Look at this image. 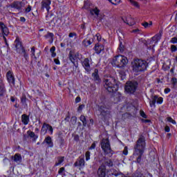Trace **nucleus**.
<instances>
[{
	"instance_id": "f257e3e1",
	"label": "nucleus",
	"mask_w": 177,
	"mask_h": 177,
	"mask_svg": "<svg viewBox=\"0 0 177 177\" xmlns=\"http://www.w3.org/2000/svg\"><path fill=\"white\" fill-rule=\"evenodd\" d=\"M146 149V138L143 135H140L136 141L133 147V158H136L135 162L142 164V157L145 154Z\"/></svg>"
},
{
	"instance_id": "f03ea898",
	"label": "nucleus",
	"mask_w": 177,
	"mask_h": 177,
	"mask_svg": "<svg viewBox=\"0 0 177 177\" xmlns=\"http://www.w3.org/2000/svg\"><path fill=\"white\" fill-rule=\"evenodd\" d=\"M104 88L109 92L113 93L118 91V82L113 77H109L106 79H104L103 81Z\"/></svg>"
},
{
	"instance_id": "7ed1b4c3",
	"label": "nucleus",
	"mask_w": 177,
	"mask_h": 177,
	"mask_svg": "<svg viewBox=\"0 0 177 177\" xmlns=\"http://www.w3.org/2000/svg\"><path fill=\"white\" fill-rule=\"evenodd\" d=\"M147 67H149V64L146 60L135 59L131 62V68L134 73H143L147 70Z\"/></svg>"
},
{
	"instance_id": "20e7f679",
	"label": "nucleus",
	"mask_w": 177,
	"mask_h": 177,
	"mask_svg": "<svg viewBox=\"0 0 177 177\" xmlns=\"http://www.w3.org/2000/svg\"><path fill=\"white\" fill-rule=\"evenodd\" d=\"M111 64L118 68H124L128 64V58L121 55H116L113 58Z\"/></svg>"
},
{
	"instance_id": "39448f33",
	"label": "nucleus",
	"mask_w": 177,
	"mask_h": 177,
	"mask_svg": "<svg viewBox=\"0 0 177 177\" xmlns=\"http://www.w3.org/2000/svg\"><path fill=\"white\" fill-rule=\"evenodd\" d=\"M14 45L15 46V50L17 53H19V55H23L24 59L27 60L28 59V53H27V51L26 50V48L23 46V42H21V39L19 36H17L15 41Z\"/></svg>"
},
{
	"instance_id": "423d86ee",
	"label": "nucleus",
	"mask_w": 177,
	"mask_h": 177,
	"mask_svg": "<svg viewBox=\"0 0 177 177\" xmlns=\"http://www.w3.org/2000/svg\"><path fill=\"white\" fill-rule=\"evenodd\" d=\"M100 145L104 154H110L111 156L114 154V152L111 150V146L110 145V140H109V138H103L101 140Z\"/></svg>"
},
{
	"instance_id": "0eeeda50",
	"label": "nucleus",
	"mask_w": 177,
	"mask_h": 177,
	"mask_svg": "<svg viewBox=\"0 0 177 177\" xmlns=\"http://www.w3.org/2000/svg\"><path fill=\"white\" fill-rule=\"evenodd\" d=\"M136 89H138V82L131 81L126 83L124 86L126 93H129V95H133L134 92H136Z\"/></svg>"
},
{
	"instance_id": "6e6552de",
	"label": "nucleus",
	"mask_w": 177,
	"mask_h": 177,
	"mask_svg": "<svg viewBox=\"0 0 177 177\" xmlns=\"http://www.w3.org/2000/svg\"><path fill=\"white\" fill-rule=\"evenodd\" d=\"M162 102H164L162 97H158V95L152 94L151 95V100L149 101V106L150 107H156V103H158V104H162Z\"/></svg>"
},
{
	"instance_id": "1a4fd4ad",
	"label": "nucleus",
	"mask_w": 177,
	"mask_h": 177,
	"mask_svg": "<svg viewBox=\"0 0 177 177\" xmlns=\"http://www.w3.org/2000/svg\"><path fill=\"white\" fill-rule=\"evenodd\" d=\"M26 3L27 1H15L9 6V8H12V9H17V10H22L23 8L26 7Z\"/></svg>"
},
{
	"instance_id": "9d476101",
	"label": "nucleus",
	"mask_w": 177,
	"mask_h": 177,
	"mask_svg": "<svg viewBox=\"0 0 177 177\" xmlns=\"http://www.w3.org/2000/svg\"><path fill=\"white\" fill-rule=\"evenodd\" d=\"M84 8V9L88 10L92 16L95 15L96 17H99V13H100V10L97 9V7H94L92 8L89 5H88V3L85 2Z\"/></svg>"
},
{
	"instance_id": "9b49d317",
	"label": "nucleus",
	"mask_w": 177,
	"mask_h": 177,
	"mask_svg": "<svg viewBox=\"0 0 177 177\" xmlns=\"http://www.w3.org/2000/svg\"><path fill=\"white\" fill-rule=\"evenodd\" d=\"M0 30L3 34L4 42H8L6 37H8L9 35V28H7L6 25H5V24L2 21H0Z\"/></svg>"
},
{
	"instance_id": "f8f14e48",
	"label": "nucleus",
	"mask_w": 177,
	"mask_h": 177,
	"mask_svg": "<svg viewBox=\"0 0 177 177\" xmlns=\"http://www.w3.org/2000/svg\"><path fill=\"white\" fill-rule=\"evenodd\" d=\"M52 3V0H41V10H46L47 12L50 10V5Z\"/></svg>"
},
{
	"instance_id": "ddd939ff",
	"label": "nucleus",
	"mask_w": 177,
	"mask_h": 177,
	"mask_svg": "<svg viewBox=\"0 0 177 177\" xmlns=\"http://www.w3.org/2000/svg\"><path fill=\"white\" fill-rule=\"evenodd\" d=\"M98 111H100V115L102 117H106L110 114V111H109V109L104 104L98 106Z\"/></svg>"
},
{
	"instance_id": "4468645a",
	"label": "nucleus",
	"mask_w": 177,
	"mask_h": 177,
	"mask_svg": "<svg viewBox=\"0 0 177 177\" xmlns=\"http://www.w3.org/2000/svg\"><path fill=\"white\" fill-rule=\"evenodd\" d=\"M82 66L84 67L86 73H91V64L89 63L88 58H84V60L82 61Z\"/></svg>"
},
{
	"instance_id": "2eb2a0df",
	"label": "nucleus",
	"mask_w": 177,
	"mask_h": 177,
	"mask_svg": "<svg viewBox=\"0 0 177 177\" xmlns=\"http://www.w3.org/2000/svg\"><path fill=\"white\" fill-rule=\"evenodd\" d=\"M74 167H79V168H84L85 167V159L84 158H79L74 163Z\"/></svg>"
},
{
	"instance_id": "dca6fc26",
	"label": "nucleus",
	"mask_w": 177,
	"mask_h": 177,
	"mask_svg": "<svg viewBox=\"0 0 177 177\" xmlns=\"http://www.w3.org/2000/svg\"><path fill=\"white\" fill-rule=\"evenodd\" d=\"M6 77L9 84L15 85V75H13V72L9 71L6 74Z\"/></svg>"
},
{
	"instance_id": "f3484780",
	"label": "nucleus",
	"mask_w": 177,
	"mask_h": 177,
	"mask_svg": "<svg viewBox=\"0 0 177 177\" xmlns=\"http://www.w3.org/2000/svg\"><path fill=\"white\" fill-rule=\"evenodd\" d=\"M93 80L96 82V84H99L100 82V77L99 76V70L95 68L94 70V73H92Z\"/></svg>"
},
{
	"instance_id": "a211bd4d",
	"label": "nucleus",
	"mask_w": 177,
	"mask_h": 177,
	"mask_svg": "<svg viewBox=\"0 0 177 177\" xmlns=\"http://www.w3.org/2000/svg\"><path fill=\"white\" fill-rule=\"evenodd\" d=\"M99 177H106V166L102 165L97 170Z\"/></svg>"
},
{
	"instance_id": "6ab92c4d",
	"label": "nucleus",
	"mask_w": 177,
	"mask_h": 177,
	"mask_svg": "<svg viewBox=\"0 0 177 177\" xmlns=\"http://www.w3.org/2000/svg\"><path fill=\"white\" fill-rule=\"evenodd\" d=\"M11 160L14 161V162H16V164H20L23 159L21 158V155L17 153L11 157Z\"/></svg>"
},
{
	"instance_id": "aec40b11",
	"label": "nucleus",
	"mask_w": 177,
	"mask_h": 177,
	"mask_svg": "<svg viewBox=\"0 0 177 177\" xmlns=\"http://www.w3.org/2000/svg\"><path fill=\"white\" fill-rule=\"evenodd\" d=\"M44 143H46L48 147H53V141H52V138L50 136L46 137L42 142V145H44Z\"/></svg>"
},
{
	"instance_id": "412c9836",
	"label": "nucleus",
	"mask_w": 177,
	"mask_h": 177,
	"mask_svg": "<svg viewBox=\"0 0 177 177\" xmlns=\"http://www.w3.org/2000/svg\"><path fill=\"white\" fill-rule=\"evenodd\" d=\"M69 60L74 64L75 67H78V65L75 64V54H74V52L70 51L68 54Z\"/></svg>"
},
{
	"instance_id": "4be33fe9",
	"label": "nucleus",
	"mask_w": 177,
	"mask_h": 177,
	"mask_svg": "<svg viewBox=\"0 0 177 177\" xmlns=\"http://www.w3.org/2000/svg\"><path fill=\"white\" fill-rule=\"evenodd\" d=\"M94 49L95 50V53H102V50H104V46L102 44H95Z\"/></svg>"
},
{
	"instance_id": "5701e85b",
	"label": "nucleus",
	"mask_w": 177,
	"mask_h": 177,
	"mask_svg": "<svg viewBox=\"0 0 177 177\" xmlns=\"http://www.w3.org/2000/svg\"><path fill=\"white\" fill-rule=\"evenodd\" d=\"M54 37H55V35L50 32H48L47 34L44 35V38H46V39H48V42L50 44H53Z\"/></svg>"
},
{
	"instance_id": "b1692460",
	"label": "nucleus",
	"mask_w": 177,
	"mask_h": 177,
	"mask_svg": "<svg viewBox=\"0 0 177 177\" xmlns=\"http://www.w3.org/2000/svg\"><path fill=\"white\" fill-rule=\"evenodd\" d=\"M21 122L24 125H28V123L30 122V117L26 114H23L21 115Z\"/></svg>"
},
{
	"instance_id": "393cba45",
	"label": "nucleus",
	"mask_w": 177,
	"mask_h": 177,
	"mask_svg": "<svg viewBox=\"0 0 177 177\" xmlns=\"http://www.w3.org/2000/svg\"><path fill=\"white\" fill-rule=\"evenodd\" d=\"M124 23H127L128 26H133L135 24V19L131 15H128Z\"/></svg>"
},
{
	"instance_id": "a878e982",
	"label": "nucleus",
	"mask_w": 177,
	"mask_h": 177,
	"mask_svg": "<svg viewBox=\"0 0 177 177\" xmlns=\"http://www.w3.org/2000/svg\"><path fill=\"white\" fill-rule=\"evenodd\" d=\"M162 37V30H160L159 33L156 34L154 37H152V41H155L156 43L158 42Z\"/></svg>"
},
{
	"instance_id": "bb28decb",
	"label": "nucleus",
	"mask_w": 177,
	"mask_h": 177,
	"mask_svg": "<svg viewBox=\"0 0 177 177\" xmlns=\"http://www.w3.org/2000/svg\"><path fill=\"white\" fill-rule=\"evenodd\" d=\"M48 129L49 124L44 122L41 129V133H42L43 135H46V132H48Z\"/></svg>"
},
{
	"instance_id": "cd10ccee",
	"label": "nucleus",
	"mask_w": 177,
	"mask_h": 177,
	"mask_svg": "<svg viewBox=\"0 0 177 177\" xmlns=\"http://www.w3.org/2000/svg\"><path fill=\"white\" fill-rule=\"evenodd\" d=\"M80 120L82 122L83 127H86V125L88 124V122L86 121V117H85V115H82L80 117Z\"/></svg>"
},
{
	"instance_id": "c85d7f7f",
	"label": "nucleus",
	"mask_w": 177,
	"mask_h": 177,
	"mask_svg": "<svg viewBox=\"0 0 177 177\" xmlns=\"http://www.w3.org/2000/svg\"><path fill=\"white\" fill-rule=\"evenodd\" d=\"M6 92V89L5 88V84L3 83H0V97Z\"/></svg>"
},
{
	"instance_id": "c756f323",
	"label": "nucleus",
	"mask_w": 177,
	"mask_h": 177,
	"mask_svg": "<svg viewBox=\"0 0 177 177\" xmlns=\"http://www.w3.org/2000/svg\"><path fill=\"white\" fill-rule=\"evenodd\" d=\"M27 133H28V136H30V138H32V139H34V140H35L38 138V136L35 135V133H34L33 131H28Z\"/></svg>"
},
{
	"instance_id": "7c9ffc66",
	"label": "nucleus",
	"mask_w": 177,
	"mask_h": 177,
	"mask_svg": "<svg viewBox=\"0 0 177 177\" xmlns=\"http://www.w3.org/2000/svg\"><path fill=\"white\" fill-rule=\"evenodd\" d=\"M171 83L172 84L173 88L176 89V88H177V79H176V77L171 78Z\"/></svg>"
},
{
	"instance_id": "2f4dec72",
	"label": "nucleus",
	"mask_w": 177,
	"mask_h": 177,
	"mask_svg": "<svg viewBox=\"0 0 177 177\" xmlns=\"http://www.w3.org/2000/svg\"><path fill=\"white\" fill-rule=\"evenodd\" d=\"M63 161H64V157H58L57 162H55V166L58 167V165H60Z\"/></svg>"
},
{
	"instance_id": "473e14b6",
	"label": "nucleus",
	"mask_w": 177,
	"mask_h": 177,
	"mask_svg": "<svg viewBox=\"0 0 177 177\" xmlns=\"http://www.w3.org/2000/svg\"><path fill=\"white\" fill-rule=\"evenodd\" d=\"M82 45H84V46H89V45H92V41H91V40L84 39L82 41Z\"/></svg>"
},
{
	"instance_id": "72a5a7b5",
	"label": "nucleus",
	"mask_w": 177,
	"mask_h": 177,
	"mask_svg": "<svg viewBox=\"0 0 177 177\" xmlns=\"http://www.w3.org/2000/svg\"><path fill=\"white\" fill-rule=\"evenodd\" d=\"M120 100H121V95L120 94H116L114 96V102L115 103H118V102H120Z\"/></svg>"
},
{
	"instance_id": "f704fd0d",
	"label": "nucleus",
	"mask_w": 177,
	"mask_h": 177,
	"mask_svg": "<svg viewBox=\"0 0 177 177\" xmlns=\"http://www.w3.org/2000/svg\"><path fill=\"white\" fill-rule=\"evenodd\" d=\"M55 50H56V47L53 46L50 49V52L51 53V56L52 57H55L56 56V53H55Z\"/></svg>"
},
{
	"instance_id": "c9c22d12",
	"label": "nucleus",
	"mask_w": 177,
	"mask_h": 177,
	"mask_svg": "<svg viewBox=\"0 0 177 177\" xmlns=\"http://www.w3.org/2000/svg\"><path fill=\"white\" fill-rule=\"evenodd\" d=\"M26 102H27V97L26 96V95H22L21 97V103H22V104H26Z\"/></svg>"
},
{
	"instance_id": "e433bc0d",
	"label": "nucleus",
	"mask_w": 177,
	"mask_h": 177,
	"mask_svg": "<svg viewBox=\"0 0 177 177\" xmlns=\"http://www.w3.org/2000/svg\"><path fill=\"white\" fill-rule=\"evenodd\" d=\"M86 161H89L91 160V151H87L85 153Z\"/></svg>"
},
{
	"instance_id": "4c0bfd02",
	"label": "nucleus",
	"mask_w": 177,
	"mask_h": 177,
	"mask_svg": "<svg viewBox=\"0 0 177 177\" xmlns=\"http://www.w3.org/2000/svg\"><path fill=\"white\" fill-rule=\"evenodd\" d=\"M125 48L124 47V45H122V43L120 42L119 48H118V50L120 52V53H122V52H124Z\"/></svg>"
},
{
	"instance_id": "58836bf2",
	"label": "nucleus",
	"mask_w": 177,
	"mask_h": 177,
	"mask_svg": "<svg viewBox=\"0 0 177 177\" xmlns=\"http://www.w3.org/2000/svg\"><path fill=\"white\" fill-rule=\"evenodd\" d=\"M113 5H118L121 2V0H108Z\"/></svg>"
},
{
	"instance_id": "ea45409f",
	"label": "nucleus",
	"mask_w": 177,
	"mask_h": 177,
	"mask_svg": "<svg viewBox=\"0 0 177 177\" xmlns=\"http://www.w3.org/2000/svg\"><path fill=\"white\" fill-rule=\"evenodd\" d=\"M105 165H106L107 167H113V161H111V160H106Z\"/></svg>"
},
{
	"instance_id": "a19ab883",
	"label": "nucleus",
	"mask_w": 177,
	"mask_h": 177,
	"mask_svg": "<svg viewBox=\"0 0 177 177\" xmlns=\"http://www.w3.org/2000/svg\"><path fill=\"white\" fill-rule=\"evenodd\" d=\"M71 122L73 125H75L77 124V117L73 116L71 119Z\"/></svg>"
},
{
	"instance_id": "79ce46f5",
	"label": "nucleus",
	"mask_w": 177,
	"mask_h": 177,
	"mask_svg": "<svg viewBox=\"0 0 177 177\" xmlns=\"http://www.w3.org/2000/svg\"><path fill=\"white\" fill-rule=\"evenodd\" d=\"M130 1L131 5H133V6H135L136 8H139V3H138V2L133 1V0H129Z\"/></svg>"
},
{
	"instance_id": "37998d69",
	"label": "nucleus",
	"mask_w": 177,
	"mask_h": 177,
	"mask_svg": "<svg viewBox=\"0 0 177 177\" xmlns=\"http://www.w3.org/2000/svg\"><path fill=\"white\" fill-rule=\"evenodd\" d=\"M167 121L169 122H171V124H173L174 125H175V124H176V121H175L174 119H172V118H171V117H168L167 118Z\"/></svg>"
},
{
	"instance_id": "c03bdc74",
	"label": "nucleus",
	"mask_w": 177,
	"mask_h": 177,
	"mask_svg": "<svg viewBox=\"0 0 177 177\" xmlns=\"http://www.w3.org/2000/svg\"><path fill=\"white\" fill-rule=\"evenodd\" d=\"M176 50H177V46L171 45V52H172V53H174V52H176Z\"/></svg>"
},
{
	"instance_id": "a18cd8bd",
	"label": "nucleus",
	"mask_w": 177,
	"mask_h": 177,
	"mask_svg": "<svg viewBox=\"0 0 177 177\" xmlns=\"http://www.w3.org/2000/svg\"><path fill=\"white\" fill-rule=\"evenodd\" d=\"M170 44H177V37H172L170 39Z\"/></svg>"
},
{
	"instance_id": "49530a36",
	"label": "nucleus",
	"mask_w": 177,
	"mask_h": 177,
	"mask_svg": "<svg viewBox=\"0 0 177 177\" xmlns=\"http://www.w3.org/2000/svg\"><path fill=\"white\" fill-rule=\"evenodd\" d=\"M85 107V104H81L77 108V111L81 112L82 111L83 109Z\"/></svg>"
},
{
	"instance_id": "de8ad7c7",
	"label": "nucleus",
	"mask_w": 177,
	"mask_h": 177,
	"mask_svg": "<svg viewBox=\"0 0 177 177\" xmlns=\"http://www.w3.org/2000/svg\"><path fill=\"white\" fill-rule=\"evenodd\" d=\"M123 154L124 156H128V147H125L124 150H123Z\"/></svg>"
},
{
	"instance_id": "09e8293b",
	"label": "nucleus",
	"mask_w": 177,
	"mask_h": 177,
	"mask_svg": "<svg viewBox=\"0 0 177 177\" xmlns=\"http://www.w3.org/2000/svg\"><path fill=\"white\" fill-rule=\"evenodd\" d=\"M48 129V131L50 132V135H53V127H52V126L49 125Z\"/></svg>"
},
{
	"instance_id": "8fccbe9b",
	"label": "nucleus",
	"mask_w": 177,
	"mask_h": 177,
	"mask_svg": "<svg viewBox=\"0 0 177 177\" xmlns=\"http://www.w3.org/2000/svg\"><path fill=\"white\" fill-rule=\"evenodd\" d=\"M69 38H73V37H77V33L75 32H70L68 35Z\"/></svg>"
},
{
	"instance_id": "3c124183",
	"label": "nucleus",
	"mask_w": 177,
	"mask_h": 177,
	"mask_svg": "<svg viewBox=\"0 0 177 177\" xmlns=\"http://www.w3.org/2000/svg\"><path fill=\"white\" fill-rule=\"evenodd\" d=\"M25 12L26 13H30V12H31V6H28V8H26Z\"/></svg>"
},
{
	"instance_id": "603ef678",
	"label": "nucleus",
	"mask_w": 177,
	"mask_h": 177,
	"mask_svg": "<svg viewBox=\"0 0 177 177\" xmlns=\"http://www.w3.org/2000/svg\"><path fill=\"white\" fill-rule=\"evenodd\" d=\"M31 53H32V56H35V46L31 48Z\"/></svg>"
},
{
	"instance_id": "864d4df0",
	"label": "nucleus",
	"mask_w": 177,
	"mask_h": 177,
	"mask_svg": "<svg viewBox=\"0 0 177 177\" xmlns=\"http://www.w3.org/2000/svg\"><path fill=\"white\" fill-rule=\"evenodd\" d=\"M73 140H75V142H78V140H80V136H78V135H75L74 136H73Z\"/></svg>"
},
{
	"instance_id": "5fc2aeb1",
	"label": "nucleus",
	"mask_w": 177,
	"mask_h": 177,
	"mask_svg": "<svg viewBox=\"0 0 177 177\" xmlns=\"http://www.w3.org/2000/svg\"><path fill=\"white\" fill-rule=\"evenodd\" d=\"M96 147V143L93 142L91 146L90 147L89 149L90 150H93V149H95Z\"/></svg>"
},
{
	"instance_id": "6e6d98bb",
	"label": "nucleus",
	"mask_w": 177,
	"mask_h": 177,
	"mask_svg": "<svg viewBox=\"0 0 177 177\" xmlns=\"http://www.w3.org/2000/svg\"><path fill=\"white\" fill-rule=\"evenodd\" d=\"M140 115L141 117H142L143 118H147V115L146 113H145V112L143 111H140Z\"/></svg>"
},
{
	"instance_id": "4d7b16f0",
	"label": "nucleus",
	"mask_w": 177,
	"mask_h": 177,
	"mask_svg": "<svg viewBox=\"0 0 177 177\" xmlns=\"http://www.w3.org/2000/svg\"><path fill=\"white\" fill-rule=\"evenodd\" d=\"M95 37H97V39L98 41H100V40L102 39V36H100V33H97V34L95 35Z\"/></svg>"
},
{
	"instance_id": "13d9d810",
	"label": "nucleus",
	"mask_w": 177,
	"mask_h": 177,
	"mask_svg": "<svg viewBox=\"0 0 177 177\" xmlns=\"http://www.w3.org/2000/svg\"><path fill=\"white\" fill-rule=\"evenodd\" d=\"M62 172H64V167H61L58 171L59 175L62 174Z\"/></svg>"
},
{
	"instance_id": "bf43d9fd",
	"label": "nucleus",
	"mask_w": 177,
	"mask_h": 177,
	"mask_svg": "<svg viewBox=\"0 0 177 177\" xmlns=\"http://www.w3.org/2000/svg\"><path fill=\"white\" fill-rule=\"evenodd\" d=\"M142 26H143V27H145V28H147V27H149V23L144 22L142 24Z\"/></svg>"
},
{
	"instance_id": "052dcab7",
	"label": "nucleus",
	"mask_w": 177,
	"mask_h": 177,
	"mask_svg": "<svg viewBox=\"0 0 177 177\" xmlns=\"http://www.w3.org/2000/svg\"><path fill=\"white\" fill-rule=\"evenodd\" d=\"M165 132H169L171 131V129L169 127V126H165Z\"/></svg>"
},
{
	"instance_id": "680f3d73",
	"label": "nucleus",
	"mask_w": 177,
	"mask_h": 177,
	"mask_svg": "<svg viewBox=\"0 0 177 177\" xmlns=\"http://www.w3.org/2000/svg\"><path fill=\"white\" fill-rule=\"evenodd\" d=\"M81 102V97H77L75 98V103H80Z\"/></svg>"
},
{
	"instance_id": "e2e57ef3",
	"label": "nucleus",
	"mask_w": 177,
	"mask_h": 177,
	"mask_svg": "<svg viewBox=\"0 0 177 177\" xmlns=\"http://www.w3.org/2000/svg\"><path fill=\"white\" fill-rule=\"evenodd\" d=\"M169 92H171V88H166L165 89V93H169Z\"/></svg>"
},
{
	"instance_id": "0e129e2a",
	"label": "nucleus",
	"mask_w": 177,
	"mask_h": 177,
	"mask_svg": "<svg viewBox=\"0 0 177 177\" xmlns=\"http://www.w3.org/2000/svg\"><path fill=\"white\" fill-rule=\"evenodd\" d=\"M54 62L55 63V64H60V61L59 60V59H54Z\"/></svg>"
},
{
	"instance_id": "69168bd1",
	"label": "nucleus",
	"mask_w": 177,
	"mask_h": 177,
	"mask_svg": "<svg viewBox=\"0 0 177 177\" xmlns=\"http://www.w3.org/2000/svg\"><path fill=\"white\" fill-rule=\"evenodd\" d=\"M140 32V30L139 29H134L132 30V32H136V34H139Z\"/></svg>"
},
{
	"instance_id": "338daca9",
	"label": "nucleus",
	"mask_w": 177,
	"mask_h": 177,
	"mask_svg": "<svg viewBox=\"0 0 177 177\" xmlns=\"http://www.w3.org/2000/svg\"><path fill=\"white\" fill-rule=\"evenodd\" d=\"M58 138L60 139L62 138H63V133L62 132H59L58 133Z\"/></svg>"
},
{
	"instance_id": "774afa93",
	"label": "nucleus",
	"mask_w": 177,
	"mask_h": 177,
	"mask_svg": "<svg viewBox=\"0 0 177 177\" xmlns=\"http://www.w3.org/2000/svg\"><path fill=\"white\" fill-rule=\"evenodd\" d=\"M20 21L24 23V21H26V18H24V17H20Z\"/></svg>"
}]
</instances>
